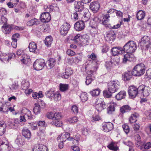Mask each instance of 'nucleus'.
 Instances as JSON below:
<instances>
[{
    "instance_id": "nucleus-55",
    "label": "nucleus",
    "mask_w": 151,
    "mask_h": 151,
    "mask_svg": "<svg viewBox=\"0 0 151 151\" xmlns=\"http://www.w3.org/2000/svg\"><path fill=\"white\" fill-rule=\"evenodd\" d=\"M93 80L91 76H87L86 78V83L87 85H89Z\"/></svg>"
},
{
    "instance_id": "nucleus-34",
    "label": "nucleus",
    "mask_w": 151,
    "mask_h": 151,
    "mask_svg": "<svg viewBox=\"0 0 151 151\" xmlns=\"http://www.w3.org/2000/svg\"><path fill=\"white\" fill-rule=\"evenodd\" d=\"M53 39L50 36H48L46 37L45 40V44L48 47L50 46L52 43Z\"/></svg>"
},
{
    "instance_id": "nucleus-22",
    "label": "nucleus",
    "mask_w": 151,
    "mask_h": 151,
    "mask_svg": "<svg viewBox=\"0 0 151 151\" xmlns=\"http://www.w3.org/2000/svg\"><path fill=\"white\" fill-rule=\"evenodd\" d=\"M48 150L47 147L42 145L35 146L33 148V151H48Z\"/></svg>"
},
{
    "instance_id": "nucleus-43",
    "label": "nucleus",
    "mask_w": 151,
    "mask_h": 151,
    "mask_svg": "<svg viewBox=\"0 0 151 151\" xmlns=\"http://www.w3.org/2000/svg\"><path fill=\"white\" fill-rule=\"evenodd\" d=\"M35 106L34 108V112L35 114H37L40 112V105H39L37 103H35Z\"/></svg>"
},
{
    "instance_id": "nucleus-16",
    "label": "nucleus",
    "mask_w": 151,
    "mask_h": 151,
    "mask_svg": "<svg viewBox=\"0 0 151 151\" xmlns=\"http://www.w3.org/2000/svg\"><path fill=\"white\" fill-rule=\"evenodd\" d=\"M116 34L114 31H110L106 32V39L107 40L113 41L115 39Z\"/></svg>"
},
{
    "instance_id": "nucleus-23",
    "label": "nucleus",
    "mask_w": 151,
    "mask_h": 151,
    "mask_svg": "<svg viewBox=\"0 0 151 151\" xmlns=\"http://www.w3.org/2000/svg\"><path fill=\"white\" fill-rule=\"evenodd\" d=\"M22 135L28 139H30L31 134L30 131L26 128H24L22 131Z\"/></svg>"
},
{
    "instance_id": "nucleus-14",
    "label": "nucleus",
    "mask_w": 151,
    "mask_h": 151,
    "mask_svg": "<svg viewBox=\"0 0 151 151\" xmlns=\"http://www.w3.org/2000/svg\"><path fill=\"white\" fill-rule=\"evenodd\" d=\"M85 27L84 22L80 21L76 22L74 24V27L77 31H80L83 29Z\"/></svg>"
},
{
    "instance_id": "nucleus-37",
    "label": "nucleus",
    "mask_w": 151,
    "mask_h": 151,
    "mask_svg": "<svg viewBox=\"0 0 151 151\" xmlns=\"http://www.w3.org/2000/svg\"><path fill=\"white\" fill-rule=\"evenodd\" d=\"M6 125L2 122H0V135H2L6 131Z\"/></svg>"
},
{
    "instance_id": "nucleus-63",
    "label": "nucleus",
    "mask_w": 151,
    "mask_h": 151,
    "mask_svg": "<svg viewBox=\"0 0 151 151\" xmlns=\"http://www.w3.org/2000/svg\"><path fill=\"white\" fill-rule=\"evenodd\" d=\"M124 143L126 145L129 146V147H134V145L130 141L124 142Z\"/></svg>"
},
{
    "instance_id": "nucleus-51",
    "label": "nucleus",
    "mask_w": 151,
    "mask_h": 151,
    "mask_svg": "<svg viewBox=\"0 0 151 151\" xmlns=\"http://www.w3.org/2000/svg\"><path fill=\"white\" fill-rule=\"evenodd\" d=\"M9 146L7 144H1L0 146V148L2 151H8Z\"/></svg>"
},
{
    "instance_id": "nucleus-19",
    "label": "nucleus",
    "mask_w": 151,
    "mask_h": 151,
    "mask_svg": "<svg viewBox=\"0 0 151 151\" xmlns=\"http://www.w3.org/2000/svg\"><path fill=\"white\" fill-rule=\"evenodd\" d=\"M90 7L93 12H96L99 9V4L97 1L92 2L90 4Z\"/></svg>"
},
{
    "instance_id": "nucleus-60",
    "label": "nucleus",
    "mask_w": 151,
    "mask_h": 151,
    "mask_svg": "<svg viewBox=\"0 0 151 151\" xmlns=\"http://www.w3.org/2000/svg\"><path fill=\"white\" fill-rule=\"evenodd\" d=\"M71 110L75 114H77L78 112V107L75 105H74L72 107Z\"/></svg>"
},
{
    "instance_id": "nucleus-48",
    "label": "nucleus",
    "mask_w": 151,
    "mask_h": 151,
    "mask_svg": "<svg viewBox=\"0 0 151 151\" xmlns=\"http://www.w3.org/2000/svg\"><path fill=\"white\" fill-rule=\"evenodd\" d=\"M112 93L109 92L108 90H104L103 92L104 96L107 98H110L111 97Z\"/></svg>"
},
{
    "instance_id": "nucleus-24",
    "label": "nucleus",
    "mask_w": 151,
    "mask_h": 151,
    "mask_svg": "<svg viewBox=\"0 0 151 151\" xmlns=\"http://www.w3.org/2000/svg\"><path fill=\"white\" fill-rule=\"evenodd\" d=\"M72 73V70L70 68H67L65 69V72L61 74V76L63 78L67 79Z\"/></svg>"
},
{
    "instance_id": "nucleus-31",
    "label": "nucleus",
    "mask_w": 151,
    "mask_h": 151,
    "mask_svg": "<svg viewBox=\"0 0 151 151\" xmlns=\"http://www.w3.org/2000/svg\"><path fill=\"white\" fill-rule=\"evenodd\" d=\"M105 66L106 69L108 70H110L111 69L116 68L112 61H107L106 62Z\"/></svg>"
},
{
    "instance_id": "nucleus-30",
    "label": "nucleus",
    "mask_w": 151,
    "mask_h": 151,
    "mask_svg": "<svg viewBox=\"0 0 151 151\" xmlns=\"http://www.w3.org/2000/svg\"><path fill=\"white\" fill-rule=\"evenodd\" d=\"M126 94L125 91H121L116 95L115 97L117 100H121L125 97Z\"/></svg>"
},
{
    "instance_id": "nucleus-41",
    "label": "nucleus",
    "mask_w": 151,
    "mask_h": 151,
    "mask_svg": "<svg viewBox=\"0 0 151 151\" xmlns=\"http://www.w3.org/2000/svg\"><path fill=\"white\" fill-rule=\"evenodd\" d=\"M51 124L58 127H60L63 125L62 122L61 121L58 120L53 121L51 122Z\"/></svg>"
},
{
    "instance_id": "nucleus-39",
    "label": "nucleus",
    "mask_w": 151,
    "mask_h": 151,
    "mask_svg": "<svg viewBox=\"0 0 151 151\" xmlns=\"http://www.w3.org/2000/svg\"><path fill=\"white\" fill-rule=\"evenodd\" d=\"M138 116V115L136 113L132 114L129 118V121L130 123L132 124L135 122L137 121L136 118Z\"/></svg>"
},
{
    "instance_id": "nucleus-12",
    "label": "nucleus",
    "mask_w": 151,
    "mask_h": 151,
    "mask_svg": "<svg viewBox=\"0 0 151 151\" xmlns=\"http://www.w3.org/2000/svg\"><path fill=\"white\" fill-rule=\"evenodd\" d=\"M113 128V125L112 123L109 122L103 124L102 130L106 132L111 131Z\"/></svg>"
},
{
    "instance_id": "nucleus-28",
    "label": "nucleus",
    "mask_w": 151,
    "mask_h": 151,
    "mask_svg": "<svg viewBox=\"0 0 151 151\" xmlns=\"http://www.w3.org/2000/svg\"><path fill=\"white\" fill-rule=\"evenodd\" d=\"M15 142L19 146H21L24 143V139L20 136H18L16 139Z\"/></svg>"
},
{
    "instance_id": "nucleus-11",
    "label": "nucleus",
    "mask_w": 151,
    "mask_h": 151,
    "mask_svg": "<svg viewBox=\"0 0 151 151\" xmlns=\"http://www.w3.org/2000/svg\"><path fill=\"white\" fill-rule=\"evenodd\" d=\"M110 17L109 14H106L104 15L102 20V24L106 27L112 29V27L111 24H109V18Z\"/></svg>"
},
{
    "instance_id": "nucleus-61",
    "label": "nucleus",
    "mask_w": 151,
    "mask_h": 151,
    "mask_svg": "<svg viewBox=\"0 0 151 151\" xmlns=\"http://www.w3.org/2000/svg\"><path fill=\"white\" fill-rule=\"evenodd\" d=\"M6 14V10L5 9L3 8L0 9V15L4 16Z\"/></svg>"
},
{
    "instance_id": "nucleus-40",
    "label": "nucleus",
    "mask_w": 151,
    "mask_h": 151,
    "mask_svg": "<svg viewBox=\"0 0 151 151\" xmlns=\"http://www.w3.org/2000/svg\"><path fill=\"white\" fill-rule=\"evenodd\" d=\"M120 61V58L118 56L116 57L113 60L112 62L115 68H116L119 66Z\"/></svg>"
},
{
    "instance_id": "nucleus-21",
    "label": "nucleus",
    "mask_w": 151,
    "mask_h": 151,
    "mask_svg": "<svg viewBox=\"0 0 151 151\" xmlns=\"http://www.w3.org/2000/svg\"><path fill=\"white\" fill-rule=\"evenodd\" d=\"M83 2L80 1H75L74 3V7L75 12H79L81 10L83 7Z\"/></svg>"
},
{
    "instance_id": "nucleus-38",
    "label": "nucleus",
    "mask_w": 151,
    "mask_h": 151,
    "mask_svg": "<svg viewBox=\"0 0 151 151\" xmlns=\"http://www.w3.org/2000/svg\"><path fill=\"white\" fill-rule=\"evenodd\" d=\"M107 147L109 149L114 151H117L118 149L116 144L115 142H111L107 146Z\"/></svg>"
},
{
    "instance_id": "nucleus-2",
    "label": "nucleus",
    "mask_w": 151,
    "mask_h": 151,
    "mask_svg": "<svg viewBox=\"0 0 151 151\" xmlns=\"http://www.w3.org/2000/svg\"><path fill=\"white\" fill-rule=\"evenodd\" d=\"M89 13L88 10L86 8L79 11V12H75L73 14L74 19L75 20L78 19L79 17L83 18H89Z\"/></svg>"
},
{
    "instance_id": "nucleus-1",
    "label": "nucleus",
    "mask_w": 151,
    "mask_h": 151,
    "mask_svg": "<svg viewBox=\"0 0 151 151\" xmlns=\"http://www.w3.org/2000/svg\"><path fill=\"white\" fill-rule=\"evenodd\" d=\"M145 66L143 63H141L135 66L132 70L133 76H140L143 75L145 71Z\"/></svg>"
},
{
    "instance_id": "nucleus-27",
    "label": "nucleus",
    "mask_w": 151,
    "mask_h": 151,
    "mask_svg": "<svg viewBox=\"0 0 151 151\" xmlns=\"http://www.w3.org/2000/svg\"><path fill=\"white\" fill-rule=\"evenodd\" d=\"M2 28H4L3 32L5 34H9L12 29V26L10 25L6 24L2 27Z\"/></svg>"
},
{
    "instance_id": "nucleus-57",
    "label": "nucleus",
    "mask_w": 151,
    "mask_h": 151,
    "mask_svg": "<svg viewBox=\"0 0 151 151\" xmlns=\"http://www.w3.org/2000/svg\"><path fill=\"white\" fill-rule=\"evenodd\" d=\"M54 99L55 101H58L61 99V95L58 93H54L53 96Z\"/></svg>"
},
{
    "instance_id": "nucleus-35",
    "label": "nucleus",
    "mask_w": 151,
    "mask_h": 151,
    "mask_svg": "<svg viewBox=\"0 0 151 151\" xmlns=\"http://www.w3.org/2000/svg\"><path fill=\"white\" fill-rule=\"evenodd\" d=\"M101 92L99 88L94 89L90 91V94L93 96H99Z\"/></svg>"
},
{
    "instance_id": "nucleus-17",
    "label": "nucleus",
    "mask_w": 151,
    "mask_h": 151,
    "mask_svg": "<svg viewBox=\"0 0 151 151\" xmlns=\"http://www.w3.org/2000/svg\"><path fill=\"white\" fill-rule=\"evenodd\" d=\"M134 58V56L132 53H127L124 56L122 60V62L125 63L128 61H131L133 60Z\"/></svg>"
},
{
    "instance_id": "nucleus-54",
    "label": "nucleus",
    "mask_w": 151,
    "mask_h": 151,
    "mask_svg": "<svg viewBox=\"0 0 151 151\" xmlns=\"http://www.w3.org/2000/svg\"><path fill=\"white\" fill-rule=\"evenodd\" d=\"M9 124L11 128L14 129L17 126V124L15 123L13 120H9Z\"/></svg>"
},
{
    "instance_id": "nucleus-46",
    "label": "nucleus",
    "mask_w": 151,
    "mask_h": 151,
    "mask_svg": "<svg viewBox=\"0 0 151 151\" xmlns=\"http://www.w3.org/2000/svg\"><path fill=\"white\" fill-rule=\"evenodd\" d=\"M80 34H78L73 37L72 40L76 43H80Z\"/></svg>"
},
{
    "instance_id": "nucleus-49",
    "label": "nucleus",
    "mask_w": 151,
    "mask_h": 151,
    "mask_svg": "<svg viewBox=\"0 0 151 151\" xmlns=\"http://www.w3.org/2000/svg\"><path fill=\"white\" fill-rule=\"evenodd\" d=\"M44 8L46 11L45 12L46 13H49L50 12H52L53 10V6H45Z\"/></svg>"
},
{
    "instance_id": "nucleus-45",
    "label": "nucleus",
    "mask_w": 151,
    "mask_h": 151,
    "mask_svg": "<svg viewBox=\"0 0 151 151\" xmlns=\"http://www.w3.org/2000/svg\"><path fill=\"white\" fill-rule=\"evenodd\" d=\"M61 115L60 113L58 112L55 113L53 114V116L52 118V121L58 120L61 118Z\"/></svg>"
},
{
    "instance_id": "nucleus-50",
    "label": "nucleus",
    "mask_w": 151,
    "mask_h": 151,
    "mask_svg": "<svg viewBox=\"0 0 151 151\" xmlns=\"http://www.w3.org/2000/svg\"><path fill=\"white\" fill-rule=\"evenodd\" d=\"M78 120V118L76 116H74L68 119L67 121L70 123H73L76 122Z\"/></svg>"
},
{
    "instance_id": "nucleus-59",
    "label": "nucleus",
    "mask_w": 151,
    "mask_h": 151,
    "mask_svg": "<svg viewBox=\"0 0 151 151\" xmlns=\"http://www.w3.org/2000/svg\"><path fill=\"white\" fill-rule=\"evenodd\" d=\"M26 84L27 85L26 86V88H24V89H25V92L26 94H29L30 93H31L32 92V89H27V88L28 87L29 84L27 83H26Z\"/></svg>"
},
{
    "instance_id": "nucleus-3",
    "label": "nucleus",
    "mask_w": 151,
    "mask_h": 151,
    "mask_svg": "<svg viewBox=\"0 0 151 151\" xmlns=\"http://www.w3.org/2000/svg\"><path fill=\"white\" fill-rule=\"evenodd\" d=\"M123 49L124 51L127 53H132L137 49L136 44L133 41H129L124 45Z\"/></svg>"
},
{
    "instance_id": "nucleus-15",
    "label": "nucleus",
    "mask_w": 151,
    "mask_h": 151,
    "mask_svg": "<svg viewBox=\"0 0 151 151\" xmlns=\"http://www.w3.org/2000/svg\"><path fill=\"white\" fill-rule=\"evenodd\" d=\"M40 19L43 22H48L51 19V17L50 13L44 12L41 15Z\"/></svg>"
},
{
    "instance_id": "nucleus-47",
    "label": "nucleus",
    "mask_w": 151,
    "mask_h": 151,
    "mask_svg": "<svg viewBox=\"0 0 151 151\" xmlns=\"http://www.w3.org/2000/svg\"><path fill=\"white\" fill-rule=\"evenodd\" d=\"M54 93L53 91L50 90L45 92V94L48 98L52 97L53 96Z\"/></svg>"
},
{
    "instance_id": "nucleus-6",
    "label": "nucleus",
    "mask_w": 151,
    "mask_h": 151,
    "mask_svg": "<svg viewBox=\"0 0 151 151\" xmlns=\"http://www.w3.org/2000/svg\"><path fill=\"white\" fill-rule=\"evenodd\" d=\"M45 65V60L42 59H38L36 60L33 64L35 69L37 70H42Z\"/></svg>"
},
{
    "instance_id": "nucleus-10",
    "label": "nucleus",
    "mask_w": 151,
    "mask_h": 151,
    "mask_svg": "<svg viewBox=\"0 0 151 151\" xmlns=\"http://www.w3.org/2000/svg\"><path fill=\"white\" fill-rule=\"evenodd\" d=\"M128 92L129 96L132 98H134L137 94L139 95V91L138 90V88H137L134 86L129 87Z\"/></svg>"
},
{
    "instance_id": "nucleus-18",
    "label": "nucleus",
    "mask_w": 151,
    "mask_h": 151,
    "mask_svg": "<svg viewBox=\"0 0 151 151\" xmlns=\"http://www.w3.org/2000/svg\"><path fill=\"white\" fill-rule=\"evenodd\" d=\"M116 104L114 102H111L107 108V112L109 114H111L115 111V107Z\"/></svg>"
},
{
    "instance_id": "nucleus-58",
    "label": "nucleus",
    "mask_w": 151,
    "mask_h": 151,
    "mask_svg": "<svg viewBox=\"0 0 151 151\" xmlns=\"http://www.w3.org/2000/svg\"><path fill=\"white\" fill-rule=\"evenodd\" d=\"M8 55L5 54H3L2 56V58L1 60L3 62H7V58Z\"/></svg>"
},
{
    "instance_id": "nucleus-62",
    "label": "nucleus",
    "mask_w": 151,
    "mask_h": 151,
    "mask_svg": "<svg viewBox=\"0 0 151 151\" xmlns=\"http://www.w3.org/2000/svg\"><path fill=\"white\" fill-rule=\"evenodd\" d=\"M66 54L70 56H73L75 54V52L70 49H68L67 50Z\"/></svg>"
},
{
    "instance_id": "nucleus-4",
    "label": "nucleus",
    "mask_w": 151,
    "mask_h": 151,
    "mask_svg": "<svg viewBox=\"0 0 151 151\" xmlns=\"http://www.w3.org/2000/svg\"><path fill=\"white\" fill-rule=\"evenodd\" d=\"M138 90L139 91V96H148L151 92V89L150 87L144 85L139 86Z\"/></svg>"
},
{
    "instance_id": "nucleus-29",
    "label": "nucleus",
    "mask_w": 151,
    "mask_h": 151,
    "mask_svg": "<svg viewBox=\"0 0 151 151\" xmlns=\"http://www.w3.org/2000/svg\"><path fill=\"white\" fill-rule=\"evenodd\" d=\"M145 16V12L142 10H139L136 14V17L137 19L141 20L143 19Z\"/></svg>"
},
{
    "instance_id": "nucleus-5",
    "label": "nucleus",
    "mask_w": 151,
    "mask_h": 151,
    "mask_svg": "<svg viewBox=\"0 0 151 151\" xmlns=\"http://www.w3.org/2000/svg\"><path fill=\"white\" fill-rule=\"evenodd\" d=\"M120 87L119 82L118 81H112L108 83V89L109 92L114 93Z\"/></svg>"
},
{
    "instance_id": "nucleus-7",
    "label": "nucleus",
    "mask_w": 151,
    "mask_h": 151,
    "mask_svg": "<svg viewBox=\"0 0 151 151\" xmlns=\"http://www.w3.org/2000/svg\"><path fill=\"white\" fill-rule=\"evenodd\" d=\"M107 105L101 99H98L95 103V107L99 112H101L107 107Z\"/></svg>"
},
{
    "instance_id": "nucleus-26",
    "label": "nucleus",
    "mask_w": 151,
    "mask_h": 151,
    "mask_svg": "<svg viewBox=\"0 0 151 151\" xmlns=\"http://www.w3.org/2000/svg\"><path fill=\"white\" fill-rule=\"evenodd\" d=\"M28 47L30 51L33 52H36L37 50V44L34 42H30Z\"/></svg>"
},
{
    "instance_id": "nucleus-36",
    "label": "nucleus",
    "mask_w": 151,
    "mask_h": 151,
    "mask_svg": "<svg viewBox=\"0 0 151 151\" xmlns=\"http://www.w3.org/2000/svg\"><path fill=\"white\" fill-rule=\"evenodd\" d=\"M39 22V21L38 19L34 18L27 22V26H30L34 24H38Z\"/></svg>"
},
{
    "instance_id": "nucleus-42",
    "label": "nucleus",
    "mask_w": 151,
    "mask_h": 151,
    "mask_svg": "<svg viewBox=\"0 0 151 151\" xmlns=\"http://www.w3.org/2000/svg\"><path fill=\"white\" fill-rule=\"evenodd\" d=\"M59 86L60 89L62 91H64L68 89V86L67 84L60 83Z\"/></svg>"
},
{
    "instance_id": "nucleus-8",
    "label": "nucleus",
    "mask_w": 151,
    "mask_h": 151,
    "mask_svg": "<svg viewBox=\"0 0 151 151\" xmlns=\"http://www.w3.org/2000/svg\"><path fill=\"white\" fill-rule=\"evenodd\" d=\"M70 28V25L67 22L64 23L59 28V31L60 34L63 36H65L68 33Z\"/></svg>"
},
{
    "instance_id": "nucleus-33",
    "label": "nucleus",
    "mask_w": 151,
    "mask_h": 151,
    "mask_svg": "<svg viewBox=\"0 0 151 151\" xmlns=\"http://www.w3.org/2000/svg\"><path fill=\"white\" fill-rule=\"evenodd\" d=\"M47 63L50 68H52L55 64V60L53 58H50L47 61Z\"/></svg>"
},
{
    "instance_id": "nucleus-64",
    "label": "nucleus",
    "mask_w": 151,
    "mask_h": 151,
    "mask_svg": "<svg viewBox=\"0 0 151 151\" xmlns=\"http://www.w3.org/2000/svg\"><path fill=\"white\" fill-rule=\"evenodd\" d=\"M15 57V54L13 53H10L9 55H8L7 58V62L9 61L10 59H11L12 58H14Z\"/></svg>"
},
{
    "instance_id": "nucleus-20",
    "label": "nucleus",
    "mask_w": 151,
    "mask_h": 151,
    "mask_svg": "<svg viewBox=\"0 0 151 151\" xmlns=\"http://www.w3.org/2000/svg\"><path fill=\"white\" fill-rule=\"evenodd\" d=\"M111 51L113 55L116 56L118 54H119L122 52V51H124L123 48L120 47H113Z\"/></svg>"
},
{
    "instance_id": "nucleus-44",
    "label": "nucleus",
    "mask_w": 151,
    "mask_h": 151,
    "mask_svg": "<svg viewBox=\"0 0 151 151\" xmlns=\"http://www.w3.org/2000/svg\"><path fill=\"white\" fill-rule=\"evenodd\" d=\"M7 109L6 104H3L1 102H0V112L4 113L7 111Z\"/></svg>"
},
{
    "instance_id": "nucleus-25",
    "label": "nucleus",
    "mask_w": 151,
    "mask_h": 151,
    "mask_svg": "<svg viewBox=\"0 0 151 151\" xmlns=\"http://www.w3.org/2000/svg\"><path fill=\"white\" fill-rule=\"evenodd\" d=\"M132 71H128L123 74L122 79L125 81L129 80L132 78Z\"/></svg>"
},
{
    "instance_id": "nucleus-13",
    "label": "nucleus",
    "mask_w": 151,
    "mask_h": 151,
    "mask_svg": "<svg viewBox=\"0 0 151 151\" xmlns=\"http://www.w3.org/2000/svg\"><path fill=\"white\" fill-rule=\"evenodd\" d=\"M71 137H70V134L68 132H64L61 134L60 136L57 138L58 140L63 142H65L66 140L70 141Z\"/></svg>"
},
{
    "instance_id": "nucleus-52",
    "label": "nucleus",
    "mask_w": 151,
    "mask_h": 151,
    "mask_svg": "<svg viewBox=\"0 0 151 151\" xmlns=\"http://www.w3.org/2000/svg\"><path fill=\"white\" fill-rule=\"evenodd\" d=\"M7 21V19L4 16H1L0 17V24L5 25L6 24Z\"/></svg>"
},
{
    "instance_id": "nucleus-53",
    "label": "nucleus",
    "mask_w": 151,
    "mask_h": 151,
    "mask_svg": "<svg viewBox=\"0 0 151 151\" xmlns=\"http://www.w3.org/2000/svg\"><path fill=\"white\" fill-rule=\"evenodd\" d=\"M80 98L83 102L86 101L88 99L87 94L85 93H82L81 94Z\"/></svg>"
},
{
    "instance_id": "nucleus-32",
    "label": "nucleus",
    "mask_w": 151,
    "mask_h": 151,
    "mask_svg": "<svg viewBox=\"0 0 151 151\" xmlns=\"http://www.w3.org/2000/svg\"><path fill=\"white\" fill-rule=\"evenodd\" d=\"M131 108L128 105H126L122 106L120 109V111L122 114L130 111Z\"/></svg>"
},
{
    "instance_id": "nucleus-56",
    "label": "nucleus",
    "mask_w": 151,
    "mask_h": 151,
    "mask_svg": "<svg viewBox=\"0 0 151 151\" xmlns=\"http://www.w3.org/2000/svg\"><path fill=\"white\" fill-rule=\"evenodd\" d=\"M122 127L124 131L126 134H127L129 132V127L127 124H125L123 125Z\"/></svg>"
},
{
    "instance_id": "nucleus-9",
    "label": "nucleus",
    "mask_w": 151,
    "mask_h": 151,
    "mask_svg": "<svg viewBox=\"0 0 151 151\" xmlns=\"http://www.w3.org/2000/svg\"><path fill=\"white\" fill-rule=\"evenodd\" d=\"M140 42L141 45H145L146 50H148L151 45V39L148 36H144L141 38Z\"/></svg>"
}]
</instances>
